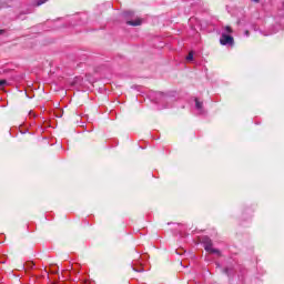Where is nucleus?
I'll list each match as a JSON object with an SVG mask.
<instances>
[{"label":"nucleus","instance_id":"obj_10","mask_svg":"<svg viewBox=\"0 0 284 284\" xmlns=\"http://www.w3.org/2000/svg\"><path fill=\"white\" fill-rule=\"evenodd\" d=\"M8 83V81L6 80H0V88H3V85H6Z\"/></svg>","mask_w":284,"mask_h":284},{"label":"nucleus","instance_id":"obj_2","mask_svg":"<svg viewBox=\"0 0 284 284\" xmlns=\"http://www.w3.org/2000/svg\"><path fill=\"white\" fill-rule=\"evenodd\" d=\"M205 252H209V254H217L221 255V251L219 248H214L212 246H204Z\"/></svg>","mask_w":284,"mask_h":284},{"label":"nucleus","instance_id":"obj_15","mask_svg":"<svg viewBox=\"0 0 284 284\" xmlns=\"http://www.w3.org/2000/svg\"><path fill=\"white\" fill-rule=\"evenodd\" d=\"M224 273L227 274V268H224Z\"/></svg>","mask_w":284,"mask_h":284},{"label":"nucleus","instance_id":"obj_7","mask_svg":"<svg viewBox=\"0 0 284 284\" xmlns=\"http://www.w3.org/2000/svg\"><path fill=\"white\" fill-rule=\"evenodd\" d=\"M194 59V52H189L187 57H186V61H192Z\"/></svg>","mask_w":284,"mask_h":284},{"label":"nucleus","instance_id":"obj_11","mask_svg":"<svg viewBox=\"0 0 284 284\" xmlns=\"http://www.w3.org/2000/svg\"><path fill=\"white\" fill-rule=\"evenodd\" d=\"M253 1L254 3H261V0H251Z\"/></svg>","mask_w":284,"mask_h":284},{"label":"nucleus","instance_id":"obj_6","mask_svg":"<svg viewBox=\"0 0 284 284\" xmlns=\"http://www.w3.org/2000/svg\"><path fill=\"white\" fill-rule=\"evenodd\" d=\"M195 108H197V110H203V102L199 101V99H195Z\"/></svg>","mask_w":284,"mask_h":284},{"label":"nucleus","instance_id":"obj_4","mask_svg":"<svg viewBox=\"0 0 284 284\" xmlns=\"http://www.w3.org/2000/svg\"><path fill=\"white\" fill-rule=\"evenodd\" d=\"M141 23H142L141 19H136L135 21L130 20V21L126 22L128 26H134V27L141 26Z\"/></svg>","mask_w":284,"mask_h":284},{"label":"nucleus","instance_id":"obj_1","mask_svg":"<svg viewBox=\"0 0 284 284\" xmlns=\"http://www.w3.org/2000/svg\"><path fill=\"white\" fill-rule=\"evenodd\" d=\"M221 45H234V37L222 33V37L220 38Z\"/></svg>","mask_w":284,"mask_h":284},{"label":"nucleus","instance_id":"obj_5","mask_svg":"<svg viewBox=\"0 0 284 284\" xmlns=\"http://www.w3.org/2000/svg\"><path fill=\"white\" fill-rule=\"evenodd\" d=\"M203 243H204V247H211L213 245L212 240L210 237H205Z\"/></svg>","mask_w":284,"mask_h":284},{"label":"nucleus","instance_id":"obj_12","mask_svg":"<svg viewBox=\"0 0 284 284\" xmlns=\"http://www.w3.org/2000/svg\"><path fill=\"white\" fill-rule=\"evenodd\" d=\"M245 34H246V37H250V31L246 30V31H245Z\"/></svg>","mask_w":284,"mask_h":284},{"label":"nucleus","instance_id":"obj_9","mask_svg":"<svg viewBox=\"0 0 284 284\" xmlns=\"http://www.w3.org/2000/svg\"><path fill=\"white\" fill-rule=\"evenodd\" d=\"M48 0H39L38 2H37V6H43V3H45Z\"/></svg>","mask_w":284,"mask_h":284},{"label":"nucleus","instance_id":"obj_3","mask_svg":"<svg viewBox=\"0 0 284 284\" xmlns=\"http://www.w3.org/2000/svg\"><path fill=\"white\" fill-rule=\"evenodd\" d=\"M205 252H209V254H217L221 255V251L219 248H214L212 246H204Z\"/></svg>","mask_w":284,"mask_h":284},{"label":"nucleus","instance_id":"obj_8","mask_svg":"<svg viewBox=\"0 0 284 284\" xmlns=\"http://www.w3.org/2000/svg\"><path fill=\"white\" fill-rule=\"evenodd\" d=\"M225 31H226L229 34H232V32H234V30H232V27H230V26H226V27H225Z\"/></svg>","mask_w":284,"mask_h":284},{"label":"nucleus","instance_id":"obj_14","mask_svg":"<svg viewBox=\"0 0 284 284\" xmlns=\"http://www.w3.org/2000/svg\"><path fill=\"white\" fill-rule=\"evenodd\" d=\"M3 32H6L4 30L0 29V34H3Z\"/></svg>","mask_w":284,"mask_h":284},{"label":"nucleus","instance_id":"obj_13","mask_svg":"<svg viewBox=\"0 0 284 284\" xmlns=\"http://www.w3.org/2000/svg\"><path fill=\"white\" fill-rule=\"evenodd\" d=\"M1 8H3V3L0 1V10H1Z\"/></svg>","mask_w":284,"mask_h":284}]
</instances>
